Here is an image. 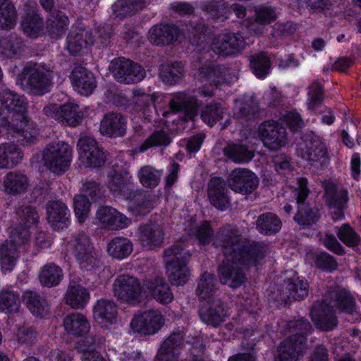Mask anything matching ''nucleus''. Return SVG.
I'll use <instances>...</instances> for the list:
<instances>
[{
    "label": "nucleus",
    "mask_w": 361,
    "mask_h": 361,
    "mask_svg": "<svg viewBox=\"0 0 361 361\" xmlns=\"http://www.w3.org/2000/svg\"><path fill=\"white\" fill-rule=\"evenodd\" d=\"M214 244L226 257L218 268L219 281L232 288H237L245 282V270L260 264L268 250L264 243L244 237L243 231L234 224L220 227Z\"/></svg>",
    "instance_id": "1"
},
{
    "label": "nucleus",
    "mask_w": 361,
    "mask_h": 361,
    "mask_svg": "<svg viewBox=\"0 0 361 361\" xmlns=\"http://www.w3.org/2000/svg\"><path fill=\"white\" fill-rule=\"evenodd\" d=\"M72 159V148L66 142L49 144L43 152L44 166L52 173L60 175L69 168Z\"/></svg>",
    "instance_id": "2"
},
{
    "label": "nucleus",
    "mask_w": 361,
    "mask_h": 361,
    "mask_svg": "<svg viewBox=\"0 0 361 361\" xmlns=\"http://www.w3.org/2000/svg\"><path fill=\"white\" fill-rule=\"evenodd\" d=\"M109 70L117 82L126 85L139 82L146 76L145 70L140 64L125 57L114 59Z\"/></svg>",
    "instance_id": "3"
},
{
    "label": "nucleus",
    "mask_w": 361,
    "mask_h": 361,
    "mask_svg": "<svg viewBox=\"0 0 361 361\" xmlns=\"http://www.w3.org/2000/svg\"><path fill=\"white\" fill-rule=\"evenodd\" d=\"M295 196L298 204V212L294 216L295 221L300 225L310 226L315 224L320 215L317 207H311L305 200L310 194L307 188V179L304 177L298 178Z\"/></svg>",
    "instance_id": "4"
},
{
    "label": "nucleus",
    "mask_w": 361,
    "mask_h": 361,
    "mask_svg": "<svg viewBox=\"0 0 361 361\" xmlns=\"http://www.w3.org/2000/svg\"><path fill=\"white\" fill-rule=\"evenodd\" d=\"M297 152L317 170H323L329 164L327 148L317 138L305 140L299 144Z\"/></svg>",
    "instance_id": "5"
},
{
    "label": "nucleus",
    "mask_w": 361,
    "mask_h": 361,
    "mask_svg": "<svg viewBox=\"0 0 361 361\" xmlns=\"http://www.w3.org/2000/svg\"><path fill=\"white\" fill-rule=\"evenodd\" d=\"M71 245L72 253L81 268L91 269L96 265L98 255L86 233L81 232L74 235Z\"/></svg>",
    "instance_id": "6"
},
{
    "label": "nucleus",
    "mask_w": 361,
    "mask_h": 361,
    "mask_svg": "<svg viewBox=\"0 0 361 361\" xmlns=\"http://www.w3.org/2000/svg\"><path fill=\"white\" fill-rule=\"evenodd\" d=\"M0 102L9 111H13L11 121L8 124V133L13 137L23 135V101L20 97L9 90L0 92Z\"/></svg>",
    "instance_id": "7"
},
{
    "label": "nucleus",
    "mask_w": 361,
    "mask_h": 361,
    "mask_svg": "<svg viewBox=\"0 0 361 361\" xmlns=\"http://www.w3.org/2000/svg\"><path fill=\"white\" fill-rule=\"evenodd\" d=\"M23 228L11 230L8 239L0 245V264L3 271H11L16 266L19 252L18 248L23 245Z\"/></svg>",
    "instance_id": "8"
},
{
    "label": "nucleus",
    "mask_w": 361,
    "mask_h": 361,
    "mask_svg": "<svg viewBox=\"0 0 361 361\" xmlns=\"http://www.w3.org/2000/svg\"><path fill=\"white\" fill-rule=\"evenodd\" d=\"M114 295L118 300L129 304L140 302L142 293L140 281L135 277L127 274L117 276L114 283Z\"/></svg>",
    "instance_id": "9"
},
{
    "label": "nucleus",
    "mask_w": 361,
    "mask_h": 361,
    "mask_svg": "<svg viewBox=\"0 0 361 361\" xmlns=\"http://www.w3.org/2000/svg\"><path fill=\"white\" fill-rule=\"evenodd\" d=\"M259 135L264 145L272 151H277L287 143L286 128L279 122L267 121L259 125Z\"/></svg>",
    "instance_id": "10"
},
{
    "label": "nucleus",
    "mask_w": 361,
    "mask_h": 361,
    "mask_svg": "<svg viewBox=\"0 0 361 361\" xmlns=\"http://www.w3.org/2000/svg\"><path fill=\"white\" fill-rule=\"evenodd\" d=\"M259 178L252 171L245 168L233 170L228 175L227 183L235 192L241 195L252 193L259 185Z\"/></svg>",
    "instance_id": "11"
},
{
    "label": "nucleus",
    "mask_w": 361,
    "mask_h": 361,
    "mask_svg": "<svg viewBox=\"0 0 361 361\" xmlns=\"http://www.w3.org/2000/svg\"><path fill=\"white\" fill-rule=\"evenodd\" d=\"M324 200L326 205L331 209H334L332 219L334 221L341 219L344 216V210L347 207L348 202V192L343 187L336 185L331 181L324 183Z\"/></svg>",
    "instance_id": "12"
},
{
    "label": "nucleus",
    "mask_w": 361,
    "mask_h": 361,
    "mask_svg": "<svg viewBox=\"0 0 361 361\" xmlns=\"http://www.w3.org/2000/svg\"><path fill=\"white\" fill-rule=\"evenodd\" d=\"M79 160L85 167H100L106 157L103 150L99 147L96 140L88 136L80 137L78 142Z\"/></svg>",
    "instance_id": "13"
},
{
    "label": "nucleus",
    "mask_w": 361,
    "mask_h": 361,
    "mask_svg": "<svg viewBox=\"0 0 361 361\" xmlns=\"http://www.w3.org/2000/svg\"><path fill=\"white\" fill-rule=\"evenodd\" d=\"M164 315L158 310H150L133 317L130 327L134 332L151 335L158 332L164 325Z\"/></svg>",
    "instance_id": "14"
},
{
    "label": "nucleus",
    "mask_w": 361,
    "mask_h": 361,
    "mask_svg": "<svg viewBox=\"0 0 361 361\" xmlns=\"http://www.w3.org/2000/svg\"><path fill=\"white\" fill-rule=\"evenodd\" d=\"M244 37L239 33L228 32L215 36L211 49L219 56H231L240 53L245 48Z\"/></svg>",
    "instance_id": "15"
},
{
    "label": "nucleus",
    "mask_w": 361,
    "mask_h": 361,
    "mask_svg": "<svg viewBox=\"0 0 361 361\" xmlns=\"http://www.w3.org/2000/svg\"><path fill=\"white\" fill-rule=\"evenodd\" d=\"M44 112L59 122L71 127L79 126L83 118V114L78 105L73 103L62 105L50 104L44 108Z\"/></svg>",
    "instance_id": "16"
},
{
    "label": "nucleus",
    "mask_w": 361,
    "mask_h": 361,
    "mask_svg": "<svg viewBox=\"0 0 361 361\" xmlns=\"http://www.w3.org/2000/svg\"><path fill=\"white\" fill-rule=\"evenodd\" d=\"M28 75L26 90L35 95L48 92L51 85L49 74L35 63H27L24 67V75Z\"/></svg>",
    "instance_id": "17"
},
{
    "label": "nucleus",
    "mask_w": 361,
    "mask_h": 361,
    "mask_svg": "<svg viewBox=\"0 0 361 361\" xmlns=\"http://www.w3.org/2000/svg\"><path fill=\"white\" fill-rule=\"evenodd\" d=\"M199 315L201 321L204 324L218 327L225 321L227 314L221 300L214 298L202 302L199 309Z\"/></svg>",
    "instance_id": "18"
},
{
    "label": "nucleus",
    "mask_w": 361,
    "mask_h": 361,
    "mask_svg": "<svg viewBox=\"0 0 361 361\" xmlns=\"http://www.w3.org/2000/svg\"><path fill=\"white\" fill-rule=\"evenodd\" d=\"M310 316L317 328L322 331L333 330L338 324L337 318L333 307L324 298L322 301L315 302L310 310Z\"/></svg>",
    "instance_id": "19"
},
{
    "label": "nucleus",
    "mask_w": 361,
    "mask_h": 361,
    "mask_svg": "<svg viewBox=\"0 0 361 361\" xmlns=\"http://www.w3.org/2000/svg\"><path fill=\"white\" fill-rule=\"evenodd\" d=\"M99 131L111 138L123 137L127 131V118L119 113L106 114L100 121Z\"/></svg>",
    "instance_id": "20"
},
{
    "label": "nucleus",
    "mask_w": 361,
    "mask_h": 361,
    "mask_svg": "<svg viewBox=\"0 0 361 361\" xmlns=\"http://www.w3.org/2000/svg\"><path fill=\"white\" fill-rule=\"evenodd\" d=\"M139 241L141 245L148 250L161 247L164 240L163 226L157 223H149L139 227Z\"/></svg>",
    "instance_id": "21"
},
{
    "label": "nucleus",
    "mask_w": 361,
    "mask_h": 361,
    "mask_svg": "<svg viewBox=\"0 0 361 361\" xmlns=\"http://www.w3.org/2000/svg\"><path fill=\"white\" fill-rule=\"evenodd\" d=\"M172 112H183L184 119L193 121L197 116L200 104L197 99L186 92L176 93L169 102Z\"/></svg>",
    "instance_id": "22"
},
{
    "label": "nucleus",
    "mask_w": 361,
    "mask_h": 361,
    "mask_svg": "<svg viewBox=\"0 0 361 361\" xmlns=\"http://www.w3.org/2000/svg\"><path fill=\"white\" fill-rule=\"evenodd\" d=\"M324 298L332 307H335L341 312L352 314L356 310L355 298L346 290L331 288L325 293Z\"/></svg>",
    "instance_id": "23"
},
{
    "label": "nucleus",
    "mask_w": 361,
    "mask_h": 361,
    "mask_svg": "<svg viewBox=\"0 0 361 361\" xmlns=\"http://www.w3.org/2000/svg\"><path fill=\"white\" fill-rule=\"evenodd\" d=\"M228 190L223 178H212L207 185V195L211 204L218 209L226 210L230 205Z\"/></svg>",
    "instance_id": "24"
},
{
    "label": "nucleus",
    "mask_w": 361,
    "mask_h": 361,
    "mask_svg": "<svg viewBox=\"0 0 361 361\" xmlns=\"http://www.w3.org/2000/svg\"><path fill=\"white\" fill-rule=\"evenodd\" d=\"M70 78L73 87L82 95L90 94L97 85L94 75L81 66L73 69Z\"/></svg>",
    "instance_id": "25"
},
{
    "label": "nucleus",
    "mask_w": 361,
    "mask_h": 361,
    "mask_svg": "<svg viewBox=\"0 0 361 361\" xmlns=\"http://www.w3.org/2000/svg\"><path fill=\"white\" fill-rule=\"evenodd\" d=\"M180 35L179 28L173 24H157L149 31V41L156 45H168L176 41Z\"/></svg>",
    "instance_id": "26"
},
{
    "label": "nucleus",
    "mask_w": 361,
    "mask_h": 361,
    "mask_svg": "<svg viewBox=\"0 0 361 361\" xmlns=\"http://www.w3.org/2000/svg\"><path fill=\"white\" fill-rule=\"evenodd\" d=\"M48 222L55 229H62L69 222L70 211L61 200L49 201L47 204Z\"/></svg>",
    "instance_id": "27"
},
{
    "label": "nucleus",
    "mask_w": 361,
    "mask_h": 361,
    "mask_svg": "<svg viewBox=\"0 0 361 361\" xmlns=\"http://www.w3.org/2000/svg\"><path fill=\"white\" fill-rule=\"evenodd\" d=\"M283 289L280 299L287 302L288 300H297L306 298L308 295L309 284L306 281L298 277H293L283 281Z\"/></svg>",
    "instance_id": "28"
},
{
    "label": "nucleus",
    "mask_w": 361,
    "mask_h": 361,
    "mask_svg": "<svg viewBox=\"0 0 361 361\" xmlns=\"http://www.w3.org/2000/svg\"><path fill=\"white\" fill-rule=\"evenodd\" d=\"M305 348L306 343L302 336L299 339L289 336L279 346V357L281 361H298Z\"/></svg>",
    "instance_id": "29"
},
{
    "label": "nucleus",
    "mask_w": 361,
    "mask_h": 361,
    "mask_svg": "<svg viewBox=\"0 0 361 361\" xmlns=\"http://www.w3.org/2000/svg\"><path fill=\"white\" fill-rule=\"evenodd\" d=\"M94 36L87 28L73 29L67 37V49L71 54H76L82 49L92 45Z\"/></svg>",
    "instance_id": "30"
},
{
    "label": "nucleus",
    "mask_w": 361,
    "mask_h": 361,
    "mask_svg": "<svg viewBox=\"0 0 361 361\" xmlns=\"http://www.w3.org/2000/svg\"><path fill=\"white\" fill-rule=\"evenodd\" d=\"M24 34L35 39L43 32L44 23L42 19L37 13V4H32L24 7Z\"/></svg>",
    "instance_id": "31"
},
{
    "label": "nucleus",
    "mask_w": 361,
    "mask_h": 361,
    "mask_svg": "<svg viewBox=\"0 0 361 361\" xmlns=\"http://www.w3.org/2000/svg\"><path fill=\"white\" fill-rule=\"evenodd\" d=\"M97 217L110 230L123 228L128 224V220L124 215L111 207H100L97 212Z\"/></svg>",
    "instance_id": "32"
},
{
    "label": "nucleus",
    "mask_w": 361,
    "mask_h": 361,
    "mask_svg": "<svg viewBox=\"0 0 361 361\" xmlns=\"http://www.w3.org/2000/svg\"><path fill=\"white\" fill-rule=\"evenodd\" d=\"M24 300L30 312L35 317L43 318L50 310V305L47 299L35 291L27 290L24 293Z\"/></svg>",
    "instance_id": "33"
},
{
    "label": "nucleus",
    "mask_w": 361,
    "mask_h": 361,
    "mask_svg": "<svg viewBox=\"0 0 361 361\" xmlns=\"http://www.w3.org/2000/svg\"><path fill=\"white\" fill-rule=\"evenodd\" d=\"M63 326L69 335L76 337L84 336L90 329V323L85 316L78 312L66 315L63 319Z\"/></svg>",
    "instance_id": "34"
},
{
    "label": "nucleus",
    "mask_w": 361,
    "mask_h": 361,
    "mask_svg": "<svg viewBox=\"0 0 361 361\" xmlns=\"http://www.w3.org/2000/svg\"><path fill=\"white\" fill-rule=\"evenodd\" d=\"M145 286L152 296L161 303L171 302L173 298L169 286L162 277H156L145 281Z\"/></svg>",
    "instance_id": "35"
},
{
    "label": "nucleus",
    "mask_w": 361,
    "mask_h": 361,
    "mask_svg": "<svg viewBox=\"0 0 361 361\" xmlns=\"http://www.w3.org/2000/svg\"><path fill=\"white\" fill-rule=\"evenodd\" d=\"M255 226L259 233L271 235L279 232L282 227V221L276 214L265 212L257 217Z\"/></svg>",
    "instance_id": "36"
},
{
    "label": "nucleus",
    "mask_w": 361,
    "mask_h": 361,
    "mask_svg": "<svg viewBox=\"0 0 361 361\" xmlns=\"http://www.w3.org/2000/svg\"><path fill=\"white\" fill-rule=\"evenodd\" d=\"M191 254L183 240L176 241L164 251L163 257L166 264L185 263L190 260Z\"/></svg>",
    "instance_id": "37"
},
{
    "label": "nucleus",
    "mask_w": 361,
    "mask_h": 361,
    "mask_svg": "<svg viewBox=\"0 0 361 361\" xmlns=\"http://www.w3.org/2000/svg\"><path fill=\"white\" fill-rule=\"evenodd\" d=\"M94 318L101 324L114 323L117 317V306L109 300H99L93 310Z\"/></svg>",
    "instance_id": "38"
},
{
    "label": "nucleus",
    "mask_w": 361,
    "mask_h": 361,
    "mask_svg": "<svg viewBox=\"0 0 361 361\" xmlns=\"http://www.w3.org/2000/svg\"><path fill=\"white\" fill-rule=\"evenodd\" d=\"M90 298L88 290L75 282H71L68 288L66 300V303L73 308L79 309L85 307Z\"/></svg>",
    "instance_id": "39"
},
{
    "label": "nucleus",
    "mask_w": 361,
    "mask_h": 361,
    "mask_svg": "<svg viewBox=\"0 0 361 361\" xmlns=\"http://www.w3.org/2000/svg\"><path fill=\"white\" fill-rule=\"evenodd\" d=\"M184 67L181 63H167L162 64L159 68V77L167 84L175 85L178 83L184 76Z\"/></svg>",
    "instance_id": "40"
},
{
    "label": "nucleus",
    "mask_w": 361,
    "mask_h": 361,
    "mask_svg": "<svg viewBox=\"0 0 361 361\" xmlns=\"http://www.w3.org/2000/svg\"><path fill=\"white\" fill-rule=\"evenodd\" d=\"M224 154L235 163L250 161L254 157V152L242 144H228L223 149Z\"/></svg>",
    "instance_id": "41"
},
{
    "label": "nucleus",
    "mask_w": 361,
    "mask_h": 361,
    "mask_svg": "<svg viewBox=\"0 0 361 361\" xmlns=\"http://www.w3.org/2000/svg\"><path fill=\"white\" fill-rule=\"evenodd\" d=\"M23 159L20 147L15 143L0 145V168H7L20 162Z\"/></svg>",
    "instance_id": "42"
},
{
    "label": "nucleus",
    "mask_w": 361,
    "mask_h": 361,
    "mask_svg": "<svg viewBox=\"0 0 361 361\" xmlns=\"http://www.w3.org/2000/svg\"><path fill=\"white\" fill-rule=\"evenodd\" d=\"M107 252L112 257L121 259L129 256L133 252V244L126 238L116 237L109 243Z\"/></svg>",
    "instance_id": "43"
},
{
    "label": "nucleus",
    "mask_w": 361,
    "mask_h": 361,
    "mask_svg": "<svg viewBox=\"0 0 361 361\" xmlns=\"http://www.w3.org/2000/svg\"><path fill=\"white\" fill-rule=\"evenodd\" d=\"M22 39L14 35L0 40V54L8 59H18L22 52Z\"/></svg>",
    "instance_id": "44"
},
{
    "label": "nucleus",
    "mask_w": 361,
    "mask_h": 361,
    "mask_svg": "<svg viewBox=\"0 0 361 361\" xmlns=\"http://www.w3.org/2000/svg\"><path fill=\"white\" fill-rule=\"evenodd\" d=\"M218 289V283L214 274L204 272L200 277L196 290L197 295L204 300H212Z\"/></svg>",
    "instance_id": "45"
},
{
    "label": "nucleus",
    "mask_w": 361,
    "mask_h": 361,
    "mask_svg": "<svg viewBox=\"0 0 361 361\" xmlns=\"http://www.w3.org/2000/svg\"><path fill=\"white\" fill-rule=\"evenodd\" d=\"M62 269L54 263L44 265L39 273V279L42 286L54 287L63 279Z\"/></svg>",
    "instance_id": "46"
},
{
    "label": "nucleus",
    "mask_w": 361,
    "mask_h": 361,
    "mask_svg": "<svg viewBox=\"0 0 361 361\" xmlns=\"http://www.w3.org/2000/svg\"><path fill=\"white\" fill-rule=\"evenodd\" d=\"M146 5V0H118L112 6L117 17L125 18L135 14Z\"/></svg>",
    "instance_id": "47"
},
{
    "label": "nucleus",
    "mask_w": 361,
    "mask_h": 361,
    "mask_svg": "<svg viewBox=\"0 0 361 361\" xmlns=\"http://www.w3.org/2000/svg\"><path fill=\"white\" fill-rule=\"evenodd\" d=\"M186 263L166 264L168 278L172 284L183 286L187 283L190 277V271Z\"/></svg>",
    "instance_id": "48"
},
{
    "label": "nucleus",
    "mask_w": 361,
    "mask_h": 361,
    "mask_svg": "<svg viewBox=\"0 0 361 361\" xmlns=\"http://www.w3.org/2000/svg\"><path fill=\"white\" fill-rule=\"evenodd\" d=\"M68 21V18L61 11L49 19L47 29L50 37L54 39L60 38L66 30Z\"/></svg>",
    "instance_id": "49"
},
{
    "label": "nucleus",
    "mask_w": 361,
    "mask_h": 361,
    "mask_svg": "<svg viewBox=\"0 0 361 361\" xmlns=\"http://www.w3.org/2000/svg\"><path fill=\"white\" fill-rule=\"evenodd\" d=\"M20 307V299L17 292L8 290L0 291V312L10 314L17 312Z\"/></svg>",
    "instance_id": "50"
},
{
    "label": "nucleus",
    "mask_w": 361,
    "mask_h": 361,
    "mask_svg": "<svg viewBox=\"0 0 361 361\" xmlns=\"http://www.w3.org/2000/svg\"><path fill=\"white\" fill-rule=\"evenodd\" d=\"M163 171L154 167L144 166L138 171V178L141 184L145 188H154L159 183Z\"/></svg>",
    "instance_id": "51"
},
{
    "label": "nucleus",
    "mask_w": 361,
    "mask_h": 361,
    "mask_svg": "<svg viewBox=\"0 0 361 361\" xmlns=\"http://www.w3.org/2000/svg\"><path fill=\"white\" fill-rule=\"evenodd\" d=\"M226 114V109L218 103L206 105L201 111V118L209 126L223 119Z\"/></svg>",
    "instance_id": "52"
},
{
    "label": "nucleus",
    "mask_w": 361,
    "mask_h": 361,
    "mask_svg": "<svg viewBox=\"0 0 361 361\" xmlns=\"http://www.w3.org/2000/svg\"><path fill=\"white\" fill-rule=\"evenodd\" d=\"M171 142L170 135L165 130H154L141 145L140 149L144 152L153 147H167Z\"/></svg>",
    "instance_id": "53"
},
{
    "label": "nucleus",
    "mask_w": 361,
    "mask_h": 361,
    "mask_svg": "<svg viewBox=\"0 0 361 361\" xmlns=\"http://www.w3.org/2000/svg\"><path fill=\"white\" fill-rule=\"evenodd\" d=\"M16 10L8 0H0V29H11L16 24Z\"/></svg>",
    "instance_id": "54"
},
{
    "label": "nucleus",
    "mask_w": 361,
    "mask_h": 361,
    "mask_svg": "<svg viewBox=\"0 0 361 361\" xmlns=\"http://www.w3.org/2000/svg\"><path fill=\"white\" fill-rule=\"evenodd\" d=\"M250 66L257 78H263L268 73L270 61L264 52H259L250 57Z\"/></svg>",
    "instance_id": "55"
},
{
    "label": "nucleus",
    "mask_w": 361,
    "mask_h": 361,
    "mask_svg": "<svg viewBox=\"0 0 361 361\" xmlns=\"http://www.w3.org/2000/svg\"><path fill=\"white\" fill-rule=\"evenodd\" d=\"M287 326L292 334L291 337L299 339L300 337L304 338V343H306L307 335L312 330V325L307 319L301 318L297 320L290 321L287 324Z\"/></svg>",
    "instance_id": "56"
},
{
    "label": "nucleus",
    "mask_w": 361,
    "mask_h": 361,
    "mask_svg": "<svg viewBox=\"0 0 361 361\" xmlns=\"http://www.w3.org/2000/svg\"><path fill=\"white\" fill-rule=\"evenodd\" d=\"M336 229L338 238L347 246L355 247L360 243L361 239L359 235L348 224H344L341 227H336Z\"/></svg>",
    "instance_id": "57"
},
{
    "label": "nucleus",
    "mask_w": 361,
    "mask_h": 361,
    "mask_svg": "<svg viewBox=\"0 0 361 361\" xmlns=\"http://www.w3.org/2000/svg\"><path fill=\"white\" fill-rule=\"evenodd\" d=\"M200 75L202 79L211 85H217L223 79V68L218 65L209 64L201 68Z\"/></svg>",
    "instance_id": "58"
},
{
    "label": "nucleus",
    "mask_w": 361,
    "mask_h": 361,
    "mask_svg": "<svg viewBox=\"0 0 361 361\" xmlns=\"http://www.w3.org/2000/svg\"><path fill=\"white\" fill-rule=\"evenodd\" d=\"M203 9L213 20H224L226 18V6L224 0H209L204 4Z\"/></svg>",
    "instance_id": "59"
},
{
    "label": "nucleus",
    "mask_w": 361,
    "mask_h": 361,
    "mask_svg": "<svg viewBox=\"0 0 361 361\" xmlns=\"http://www.w3.org/2000/svg\"><path fill=\"white\" fill-rule=\"evenodd\" d=\"M255 16L267 26L277 19L278 12L276 7L262 5L255 8Z\"/></svg>",
    "instance_id": "60"
},
{
    "label": "nucleus",
    "mask_w": 361,
    "mask_h": 361,
    "mask_svg": "<svg viewBox=\"0 0 361 361\" xmlns=\"http://www.w3.org/2000/svg\"><path fill=\"white\" fill-rule=\"evenodd\" d=\"M73 206L75 216L80 223L87 217L90 207V202L85 195H77L73 200Z\"/></svg>",
    "instance_id": "61"
},
{
    "label": "nucleus",
    "mask_w": 361,
    "mask_h": 361,
    "mask_svg": "<svg viewBox=\"0 0 361 361\" xmlns=\"http://www.w3.org/2000/svg\"><path fill=\"white\" fill-rule=\"evenodd\" d=\"M323 99L322 85L317 81L313 82L308 90V109L314 110L322 104Z\"/></svg>",
    "instance_id": "62"
},
{
    "label": "nucleus",
    "mask_w": 361,
    "mask_h": 361,
    "mask_svg": "<svg viewBox=\"0 0 361 361\" xmlns=\"http://www.w3.org/2000/svg\"><path fill=\"white\" fill-rule=\"evenodd\" d=\"M5 190L7 193L16 194L23 188V176L9 173L4 179Z\"/></svg>",
    "instance_id": "63"
},
{
    "label": "nucleus",
    "mask_w": 361,
    "mask_h": 361,
    "mask_svg": "<svg viewBox=\"0 0 361 361\" xmlns=\"http://www.w3.org/2000/svg\"><path fill=\"white\" fill-rule=\"evenodd\" d=\"M315 264L318 268L329 271L336 269L338 266L335 258L325 252L315 255Z\"/></svg>",
    "instance_id": "64"
}]
</instances>
